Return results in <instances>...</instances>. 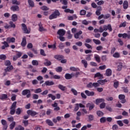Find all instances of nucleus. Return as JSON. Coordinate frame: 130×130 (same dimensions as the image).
Masks as SVG:
<instances>
[{
  "instance_id": "f257e3e1",
  "label": "nucleus",
  "mask_w": 130,
  "mask_h": 130,
  "mask_svg": "<svg viewBox=\"0 0 130 130\" xmlns=\"http://www.w3.org/2000/svg\"><path fill=\"white\" fill-rule=\"evenodd\" d=\"M16 108H17V102H14L12 104L10 107V114L11 115H14L15 112L17 115H20L21 114V112H22V111L21 110V108H17L16 111Z\"/></svg>"
},
{
  "instance_id": "f03ea898",
  "label": "nucleus",
  "mask_w": 130,
  "mask_h": 130,
  "mask_svg": "<svg viewBox=\"0 0 130 130\" xmlns=\"http://www.w3.org/2000/svg\"><path fill=\"white\" fill-rule=\"evenodd\" d=\"M60 15V13L58 10H55L54 12L49 16V20H53V19H56L57 17Z\"/></svg>"
},
{
  "instance_id": "7ed1b4c3",
  "label": "nucleus",
  "mask_w": 130,
  "mask_h": 130,
  "mask_svg": "<svg viewBox=\"0 0 130 130\" xmlns=\"http://www.w3.org/2000/svg\"><path fill=\"white\" fill-rule=\"evenodd\" d=\"M21 29L25 34H29L31 31V29L29 28H27V25H26L25 23L21 24Z\"/></svg>"
},
{
  "instance_id": "20e7f679",
  "label": "nucleus",
  "mask_w": 130,
  "mask_h": 130,
  "mask_svg": "<svg viewBox=\"0 0 130 130\" xmlns=\"http://www.w3.org/2000/svg\"><path fill=\"white\" fill-rule=\"evenodd\" d=\"M21 94L23 96H26V98H30V97H31V91H30L29 89L23 90Z\"/></svg>"
},
{
  "instance_id": "39448f33",
  "label": "nucleus",
  "mask_w": 130,
  "mask_h": 130,
  "mask_svg": "<svg viewBox=\"0 0 130 130\" xmlns=\"http://www.w3.org/2000/svg\"><path fill=\"white\" fill-rule=\"evenodd\" d=\"M99 84L97 82H93V83L92 82H89L86 85V87L92 88L94 87V88H97V87H99Z\"/></svg>"
},
{
  "instance_id": "423d86ee",
  "label": "nucleus",
  "mask_w": 130,
  "mask_h": 130,
  "mask_svg": "<svg viewBox=\"0 0 130 130\" xmlns=\"http://www.w3.org/2000/svg\"><path fill=\"white\" fill-rule=\"evenodd\" d=\"M118 98L120 100H121V103L124 104L126 102V100H125V95L124 94H119L118 95Z\"/></svg>"
},
{
  "instance_id": "0eeeda50",
  "label": "nucleus",
  "mask_w": 130,
  "mask_h": 130,
  "mask_svg": "<svg viewBox=\"0 0 130 130\" xmlns=\"http://www.w3.org/2000/svg\"><path fill=\"white\" fill-rule=\"evenodd\" d=\"M54 85V82L53 81H50L49 80L45 81L42 86V87H45V86H53Z\"/></svg>"
},
{
  "instance_id": "6e6552de",
  "label": "nucleus",
  "mask_w": 130,
  "mask_h": 130,
  "mask_svg": "<svg viewBox=\"0 0 130 130\" xmlns=\"http://www.w3.org/2000/svg\"><path fill=\"white\" fill-rule=\"evenodd\" d=\"M104 31H107L109 30L110 32H112V27L111 26V24H108V25H105L103 26Z\"/></svg>"
},
{
  "instance_id": "1a4fd4ad",
  "label": "nucleus",
  "mask_w": 130,
  "mask_h": 130,
  "mask_svg": "<svg viewBox=\"0 0 130 130\" xmlns=\"http://www.w3.org/2000/svg\"><path fill=\"white\" fill-rule=\"evenodd\" d=\"M118 36L119 38H121V37H122V38H124V39L125 38H128V39H129V38H130V35H127V34H126V33L119 34L118 35Z\"/></svg>"
},
{
  "instance_id": "9d476101",
  "label": "nucleus",
  "mask_w": 130,
  "mask_h": 130,
  "mask_svg": "<svg viewBox=\"0 0 130 130\" xmlns=\"http://www.w3.org/2000/svg\"><path fill=\"white\" fill-rule=\"evenodd\" d=\"M98 78L99 80H102L103 79V75L101 74L100 72H98L94 76V79Z\"/></svg>"
},
{
  "instance_id": "9b49d317",
  "label": "nucleus",
  "mask_w": 130,
  "mask_h": 130,
  "mask_svg": "<svg viewBox=\"0 0 130 130\" xmlns=\"http://www.w3.org/2000/svg\"><path fill=\"white\" fill-rule=\"evenodd\" d=\"M58 104L56 102H54V104H52V107H54V111H59L60 110V108L58 107Z\"/></svg>"
},
{
  "instance_id": "f8f14e48",
  "label": "nucleus",
  "mask_w": 130,
  "mask_h": 130,
  "mask_svg": "<svg viewBox=\"0 0 130 130\" xmlns=\"http://www.w3.org/2000/svg\"><path fill=\"white\" fill-rule=\"evenodd\" d=\"M11 11H12V12H18L20 11V8H19V6L17 5L13 6L10 8Z\"/></svg>"
},
{
  "instance_id": "ddd939ff",
  "label": "nucleus",
  "mask_w": 130,
  "mask_h": 130,
  "mask_svg": "<svg viewBox=\"0 0 130 130\" xmlns=\"http://www.w3.org/2000/svg\"><path fill=\"white\" fill-rule=\"evenodd\" d=\"M57 34L59 36H64V35L66 34V30L63 29H60L57 31Z\"/></svg>"
},
{
  "instance_id": "4468645a",
  "label": "nucleus",
  "mask_w": 130,
  "mask_h": 130,
  "mask_svg": "<svg viewBox=\"0 0 130 130\" xmlns=\"http://www.w3.org/2000/svg\"><path fill=\"white\" fill-rule=\"evenodd\" d=\"M117 71L118 72H120L121 70H122V67H123V63L122 62H118L117 63Z\"/></svg>"
},
{
  "instance_id": "2eb2a0df",
  "label": "nucleus",
  "mask_w": 130,
  "mask_h": 130,
  "mask_svg": "<svg viewBox=\"0 0 130 130\" xmlns=\"http://www.w3.org/2000/svg\"><path fill=\"white\" fill-rule=\"evenodd\" d=\"M6 41H7L8 43H14V42H16V39L14 37H9L7 38Z\"/></svg>"
},
{
  "instance_id": "dca6fc26",
  "label": "nucleus",
  "mask_w": 130,
  "mask_h": 130,
  "mask_svg": "<svg viewBox=\"0 0 130 130\" xmlns=\"http://www.w3.org/2000/svg\"><path fill=\"white\" fill-rule=\"evenodd\" d=\"M105 76L106 77H110L112 75V70L110 69H108L106 70V73H105Z\"/></svg>"
},
{
  "instance_id": "f3484780",
  "label": "nucleus",
  "mask_w": 130,
  "mask_h": 130,
  "mask_svg": "<svg viewBox=\"0 0 130 130\" xmlns=\"http://www.w3.org/2000/svg\"><path fill=\"white\" fill-rule=\"evenodd\" d=\"M85 93L88 96H92L95 95V92H94V91H90L88 90H85Z\"/></svg>"
},
{
  "instance_id": "a211bd4d",
  "label": "nucleus",
  "mask_w": 130,
  "mask_h": 130,
  "mask_svg": "<svg viewBox=\"0 0 130 130\" xmlns=\"http://www.w3.org/2000/svg\"><path fill=\"white\" fill-rule=\"evenodd\" d=\"M54 58L57 60H61V59H63L64 57L62 55H55L54 56Z\"/></svg>"
},
{
  "instance_id": "6ab92c4d",
  "label": "nucleus",
  "mask_w": 130,
  "mask_h": 130,
  "mask_svg": "<svg viewBox=\"0 0 130 130\" xmlns=\"http://www.w3.org/2000/svg\"><path fill=\"white\" fill-rule=\"evenodd\" d=\"M87 108H89V110L91 111L92 109H94V107H95V105L91 103H88L86 105Z\"/></svg>"
},
{
  "instance_id": "aec40b11",
  "label": "nucleus",
  "mask_w": 130,
  "mask_h": 130,
  "mask_svg": "<svg viewBox=\"0 0 130 130\" xmlns=\"http://www.w3.org/2000/svg\"><path fill=\"white\" fill-rule=\"evenodd\" d=\"M27 44V41L26 40V37H24L22 38V40L21 43V45L22 47H25Z\"/></svg>"
},
{
  "instance_id": "412c9836",
  "label": "nucleus",
  "mask_w": 130,
  "mask_h": 130,
  "mask_svg": "<svg viewBox=\"0 0 130 130\" xmlns=\"http://www.w3.org/2000/svg\"><path fill=\"white\" fill-rule=\"evenodd\" d=\"M107 80L106 79H104V80H98L97 81V83L99 84V85H105V83H107Z\"/></svg>"
},
{
  "instance_id": "4be33fe9",
  "label": "nucleus",
  "mask_w": 130,
  "mask_h": 130,
  "mask_svg": "<svg viewBox=\"0 0 130 130\" xmlns=\"http://www.w3.org/2000/svg\"><path fill=\"white\" fill-rule=\"evenodd\" d=\"M13 69H14V67H13V66L11 65V66L7 67L6 68V69H5L4 70V71H5V72H6V73H8V72H11V71H12Z\"/></svg>"
},
{
  "instance_id": "5701e85b",
  "label": "nucleus",
  "mask_w": 130,
  "mask_h": 130,
  "mask_svg": "<svg viewBox=\"0 0 130 130\" xmlns=\"http://www.w3.org/2000/svg\"><path fill=\"white\" fill-rule=\"evenodd\" d=\"M44 64L46 67H49L51 64V61H50L49 60L47 59H45Z\"/></svg>"
},
{
  "instance_id": "b1692460",
  "label": "nucleus",
  "mask_w": 130,
  "mask_h": 130,
  "mask_svg": "<svg viewBox=\"0 0 130 130\" xmlns=\"http://www.w3.org/2000/svg\"><path fill=\"white\" fill-rule=\"evenodd\" d=\"M81 34H83V31L82 30H80L79 32H76L74 34V37L75 39H79V37L80 35H81Z\"/></svg>"
},
{
  "instance_id": "393cba45",
  "label": "nucleus",
  "mask_w": 130,
  "mask_h": 130,
  "mask_svg": "<svg viewBox=\"0 0 130 130\" xmlns=\"http://www.w3.org/2000/svg\"><path fill=\"white\" fill-rule=\"evenodd\" d=\"M123 8L124 10H126L128 8V2L127 1H124L123 3Z\"/></svg>"
},
{
  "instance_id": "a878e982",
  "label": "nucleus",
  "mask_w": 130,
  "mask_h": 130,
  "mask_svg": "<svg viewBox=\"0 0 130 130\" xmlns=\"http://www.w3.org/2000/svg\"><path fill=\"white\" fill-rule=\"evenodd\" d=\"M105 100L104 99H96L95 100L96 104L98 105L100 103H102V102H105Z\"/></svg>"
},
{
  "instance_id": "bb28decb",
  "label": "nucleus",
  "mask_w": 130,
  "mask_h": 130,
  "mask_svg": "<svg viewBox=\"0 0 130 130\" xmlns=\"http://www.w3.org/2000/svg\"><path fill=\"white\" fill-rule=\"evenodd\" d=\"M58 89H59L60 90H61V91H66V90H67V87L64 86L61 84H59L58 85Z\"/></svg>"
},
{
  "instance_id": "cd10ccee",
  "label": "nucleus",
  "mask_w": 130,
  "mask_h": 130,
  "mask_svg": "<svg viewBox=\"0 0 130 130\" xmlns=\"http://www.w3.org/2000/svg\"><path fill=\"white\" fill-rule=\"evenodd\" d=\"M70 71H72V72H80V69L78 68H76L75 67H71L70 68Z\"/></svg>"
},
{
  "instance_id": "c85d7f7f",
  "label": "nucleus",
  "mask_w": 130,
  "mask_h": 130,
  "mask_svg": "<svg viewBox=\"0 0 130 130\" xmlns=\"http://www.w3.org/2000/svg\"><path fill=\"white\" fill-rule=\"evenodd\" d=\"M6 99H8V94H2L0 96V100H2L3 101H4V100H5Z\"/></svg>"
},
{
  "instance_id": "c756f323",
  "label": "nucleus",
  "mask_w": 130,
  "mask_h": 130,
  "mask_svg": "<svg viewBox=\"0 0 130 130\" xmlns=\"http://www.w3.org/2000/svg\"><path fill=\"white\" fill-rule=\"evenodd\" d=\"M11 19L13 22L17 21V20H18V16H17V14H13L12 15Z\"/></svg>"
},
{
  "instance_id": "7c9ffc66",
  "label": "nucleus",
  "mask_w": 130,
  "mask_h": 130,
  "mask_svg": "<svg viewBox=\"0 0 130 130\" xmlns=\"http://www.w3.org/2000/svg\"><path fill=\"white\" fill-rule=\"evenodd\" d=\"M46 123H47L50 126H53V125H54L53 124V122H52V120H50V119H47L46 120Z\"/></svg>"
},
{
  "instance_id": "2f4dec72",
  "label": "nucleus",
  "mask_w": 130,
  "mask_h": 130,
  "mask_svg": "<svg viewBox=\"0 0 130 130\" xmlns=\"http://www.w3.org/2000/svg\"><path fill=\"white\" fill-rule=\"evenodd\" d=\"M81 62L82 64H83L84 68L85 69H87V67H88V62H87V61H86V60L85 59H83L81 60Z\"/></svg>"
},
{
  "instance_id": "473e14b6",
  "label": "nucleus",
  "mask_w": 130,
  "mask_h": 130,
  "mask_svg": "<svg viewBox=\"0 0 130 130\" xmlns=\"http://www.w3.org/2000/svg\"><path fill=\"white\" fill-rule=\"evenodd\" d=\"M71 78H73V77H75V78H78V76L80 75V72H76V73H72L70 74Z\"/></svg>"
},
{
  "instance_id": "72a5a7b5",
  "label": "nucleus",
  "mask_w": 130,
  "mask_h": 130,
  "mask_svg": "<svg viewBox=\"0 0 130 130\" xmlns=\"http://www.w3.org/2000/svg\"><path fill=\"white\" fill-rule=\"evenodd\" d=\"M94 58L96 61H97V62H98L99 63H100V62L101 61L100 60V57L98 54H94Z\"/></svg>"
},
{
  "instance_id": "f704fd0d",
  "label": "nucleus",
  "mask_w": 130,
  "mask_h": 130,
  "mask_svg": "<svg viewBox=\"0 0 130 130\" xmlns=\"http://www.w3.org/2000/svg\"><path fill=\"white\" fill-rule=\"evenodd\" d=\"M92 41H93V42H94V43H95V44H96V45H99L101 44V41H100V40H99L93 39Z\"/></svg>"
},
{
  "instance_id": "c9c22d12",
  "label": "nucleus",
  "mask_w": 130,
  "mask_h": 130,
  "mask_svg": "<svg viewBox=\"0 0 130 130\" xmlns=\"http://www.w3.org/2000/svg\"><path fill=\"white\" fill-rule=\"evenodd\" d=\"M64 77L66 80H71V79H72V76L70 73H66L65 74Z\"/></svg>"
},
{
  "instance_id": "e433bc0d",
  "label": "nucleus",
  "mask_w": 130,
  "mask_h": 130,
  "mask_svg": "<svg viewBox=\"0 0 130 130\" xmlns=\"http://www.w3.org/2000/svg\"><path fill=\"white\" fill-rule=\"evenodd\" d=\"M113 56L115 58H119V57H120V54L118 52H115L113 54Z\"/></svg>"
},
{
  "instance_id": "4c0bfd02",
  "label": "nucleus",
  "mask_w": 130,
  "mask_h": 130,
  "mask_svg": "<svg viewBox=\"0 0 130 130\" xmlns=\"http://www.w3.org/2000/svg\"><path fill=\"white\" fill-rule=\"evenodd\" d=\"M113 86L115 89H117L118 88V86H119V82L118 81L114 82Z\"/></svg>"
},
{
  "instance_id": "58836bf2",
  "label": "nucleus",
  "mask_w": 130,
  "mask_h": 130,
  "mask_svg": "<svg viewBox=\"0 0 130 130\" xmlns=\"http://www.w3.org/2000/svg\"><path fill=\"white\" fill-rule=\"evenodd\" d=\"M55 71L57 73H61L62 72V67H58L55 69Z\"/></svg>"
},
{
  "instance_id": "ea45409f",
  "label": "nucleus",
  "mask_w": 130,
  "mask_h": 130,
  "mask_svg": "<svg viewBox=\"0 0 130 130\" xmlns=\"http://www.w3.org/2000/svg\"><path fill=\"white\" fill-rule=\"evenodd\" d=\"M15 130H24L25 128L24 127L22 126L21 125H19L15 128Z\"/></svg>"
},
{
  "instance_id": "a19ab883",
  "label": "nucleus",
  "mask_w": 130,
  "mask_h": 130,
  "mask_svg": "<svg viewBox=\"0 0 130 130\" xmlns=\"http://www.w3.org/2000/svg\"><path fill=\"white\" fill-rule=\"evenodd\" d=\"M96 4L98 5V6H102L103 5H104V1L103 0H101L99 2H98L96 3Z\"/></svg>"
},
{
  "instance_id": "79ce46f5",
  "label": "nucleus",
  "mask_w": 130,
  "mask_h": 130,
  "mask_svg": "<svg viewBox=\"0 0 130 130\" xmlns=\"http://www.w3.org/2000/svg\"><path fill=\"white\" fill-rule=\"evenodd\" d=\"M15 125H16V122L13 121L12 123L10 124V129H14V127H15Z\"/></svg>"
},
{
  "instance_id": "37998d69",
  "label": "nucleus",
  "mask_w": 130,
  "mask_h": 130,
  "mask_svg": "<svg viewBox=\"0 0 130 130\" xmlns=\"http://www.w3.org/2000/svg\"><path fill=\"white\" fill-rule=\"evenodd\" d=\"M96 114L98 116H103V115H104V113L101 111H98Z\"/></svg>"
},
{
  "instance_id": "c03bdc74",
  "label": "nucleus",
  "mask_w": 130,
  "mask_h": 130,
  "mask_svg": "<svg viewBox=\"0 0 130 130\" xmlns=\"http://www.w3.org/2000/svg\"><path fill=\"white\" fill-rule=\"evenodd\" d=\"M48 48H52V49H55V48H56V46L55 45V44H54L53 45H48Z\"/></svg>"
},
{
  "instance_id": "a18cd8bd",
  "label": "nucleus",
  "mask_w": 130,
  "mask_h": 130,
  "mask_svg": "<svg viewBox=\"0 0 130 130\" xmlns=\"http://www.w3.org/2000/svg\"><path fill=\"white\" fill-rule=\"evenodd\" d=\"M80 108L79 104H75V107L74 109V111L77 112L78 110H79V109Z\"/></svg>"
},
{
  "instance_id": "49530a36",
  "label": "nucleus",
  "mask_w": 130,
  "mask_h": 130,
  "mask_svg": "<svg viewBox=\"0 0 130 130\" xmlns=\"http://www.w3.org/2000/svg\"><path fill=\"white\" fill-rule=\"evenodd\" d=\"M5 65L6 67H9V66H11V61L9 60H6L5 62Z\"/></svg>"
},
{
  "instance_id": "de8ad7c7",
  "label": "nucleus",
  "mask_w": 130,
  "mask_h": 130,
  "mask_svg": "<svg viewBox=\"0 0 130 130\" xmlns=\"http://www.w3.org/2000/svg\"><path fill=\"white\" fill-rule=\"evenodd\" d=\"M106 122V118L105 117H103L100 119V122L101 123H104Z\"/></svg>"
},
{
  "instance_id": "09e8293b",
  "label": "nucleus",
  "mask_w": 130,
  "mask_h": 130,
  "mask_svg": "<svg viewBox=\"0 0 130 130\" xmlns=\"http://www.w3.org/2000/svg\"><path fill=\"white\" fill-rule=\"evenodd\" d=\"M34 92L36 94L41 93L42 92V89H41V88H37L34 90Z\"/></svg>"
},
{
  "instance_id": "8fccbe9b",
  "label": "nucleus",
  "mask_w": 130,
  "mask_h": 130,
  "mask_svg": "<svg viewBox=\"0 0 130 130\" xmlns=\"http://www.w3.org/2000/svg\"><path fill=\"white\" fill-rule=\"evenodd\" d=\"M105 106H106V104L105 103L103 102L102 104H100V107L101 109H103V108H105Z\"/></svg>"
},
{
  "instance_id": "3c124183",
  "label": "nucleus",
  "mask_w": 130,
  "mask_h": 130,
  "mask_svg": "<svg viewBox=\"0 0 130 130\" xmlns=\"http://www.w3.org/2000/svg\"><path fill=\"white\" fill-rule=\"evenodd\" d=\"M7 59V56L6 55L2 54L0 55V59H2V60H5Z\"/></svg>"
},
{
  "instance_id": "603ef678",
  "label": "nucleus",
  "mask_w": 130,
  "mask_h": 130,
  "mask_svg": "<svg viewBox=\"0 0 130 130\" xmlns=\"http://www.w3.org/2000/svg\"><path fill=\"white\" fill-rule=\"evenodd\" d=\"M48 97L51 98L52 100H55V99L56 98L55 95H52L51 93L48 94Z\"/></svg>"
},
{
  "instance_id": "864d4df0",
  "label": "nucleus",
  "mask_w": 130,
  "mask_h": 130,
  "mask_svg": "<svg viewBox=\"0 0 130 130\" xmlns=\"http://www.w3.org/2000/svg\"><path fill=\"white\" fill-rule=\"evenodd\" d=\"M122 89L124 93H128V89L127 88V87H122Z\"/></svg>"
},
{
  "instance_id": "5fc2aeb1",
  "label": "nucleus",
  "mask_w": 130,
  "mask_h": 130,
  "mask_svg": "<svg viewBox=\"0 0 130 130\" xmlns=\"http://www.w3.org/2000/svg\"><path fill=\"white\" fill-rule=\"evenodd\" d=\"M22 123H23L24 126H28V124H29V122L28 120H23L22 121Z\"/></svg>"
},
{
  "instance_id": "6e6d98bb",
  "label": "nucleus",
  "mask_w": 130,
  "mask_h": 130,
  "mask_svg": "<svg viewBox=\"0 0 130 130\" xmlns=\"http://www.w3.org/2000/svg\"><path fill=\"white\" fill-rule=\"evenodd\" d=\"M80 15H81V16H85V15H86V10H81L80 12Z\"/></svg>"
},
{
  "instance_id": "4d7b16f0",
  "label": "nucleus",
  "mask_w": 130,
  "mask_h": 130,
  "mask_svg": "<svg viewBox=\"0 0 130 130\" xmlns=\"http://www.w3.org/2000/svg\"><path fill=\"white\" fill-rule=\"evenodd\" d=\"M12 4L13 5H17L19 6L20 5V2L17 1V0H12Z\"/></svg>"
},
{
  "instance_id": "13d9d810",
  "label": "nucleus",
  "mask_w": 130,
  "mask_h": 130,
  "mask_svg": "<svg viewBox=\"0 0 130 130\" xmlns=\"http://www.w3.org/2000/svg\"><path fill=\"white\" fill-rule=\"evenodd\" d=\"M40 54H41V55H43V56H46V54H45V52L44 51V50H43V49H41Z\"/></svg>"
},
{
  "instance_id": "bf43d9fd",
  "label": "nucleus",
  "mask_w": 130,
  "mask_h": 130,
  "mask_svg": "<svg viewBox=\"0 0 130 130\" xmlns=\"http://www.w3.org/2000/svg\"><path fill=\"white\" fill-rule=\"evenodd\" d=\"M9 24L11 28H16V24L13 22V21H10Z\"/></svg>"
},
{
  "instance_id": "052dcab7",
  "label": "nucleus",
  "mask_w": 130,
  "mask_h": 130,
  "mask_svg": "<svg viewBox=\"0 0 130 130\" xmlns=\"http://www.w3.org/2000/svg\"><path fill=\"white\" fill-rule=\"evenodd\" d=\"M41 9L42 10V11H48L49 10V8H47V7L45 6L41 7Z\"/></svg>"
},
{
  "instance_id": "680f3d73",
  "label": "nucleus",
  "mask_w": 130,
  "mask_h": 130,
  "mask_svg": "<svg viewBox=\"0 0 130 130\" xmlns=\"http://www.w3.org/2000/svg\"><path fill=\"white\" fill-rule=\"evenodd\" d=\"M117 123L119 126H123V123H122V121L121 120L117 121Z\"/></svg>"
},
{
  "instance_id": "e2e57ef3",
  "label": "nucleus",
  "mask_w": 130,
  "mask_h": 130,
  "mask_svg": "<svg viewBox=\"0 0 130 130\" xmlns=\"http://www.w3.org/2000/svg\"><path fill=\"white\" fill-rule=\"evenodd\" d=\"M51 112H52V110L51 109H47L46 114L47 115H50L51 114Z\"/></svg>"
},
{
  "instance_id": "0e129e2a",
  "label": "nucleus",
  "mask_w": 130,
  "mask_h": 130,
  "mask_svg": "<svg viewBox=\"0 0 130 130\" xmlns=\"http://www.w3.org/2000/svg\"><path fill=\"white\" fill-rule=\"evenodd\" d=\"M71 91L72 92V93H73L74 95H75V96H76V95H78V91H77L76 89L74 88H72Z\"/></svg>"
},
{
  "instance_id": "69168bd1",
  "label": "nucleus",
  "mask_w": 130,
  "mask_h": 130,
  "mask_svg": "<svg viewBox=\"0 0 130 130\" xmlns=\"http://www.w3.org/2000/svg\"><path fill=\"white\" fill-rule=\"evenodd\" d=\"M126 26V22H124L121 23L119 26V28H121V27H124Z\"/></svg>"
},
{
  "instance_id": "338daca9",
  "label": "nucleus",
  "mask_w": 130,
  "mask_h": 130,
  "mask_svg": "<svg viewBox=\"0 0 130 130\" xmlns=\"http://www.w3.org/2000/svg\"><path fill=\"white\" fill-rule=\"evenodd\" d=\"M2 44H4V45L6 46V48L9 47L10 46V45H9V43L7 41L2 42Z\"/></svg>"
},
{
  "instance_id": "774afa93",
  "label": "nucleus",
  "mask_w": 130,
  "mask_h": 130,
  "mask_svg": "<svg viewBox=\"0 0 130 130\" xmlns=\"http://www.w3.org/2000/svg\"><path fill=\"white\" fill-rule=\"evenodd\" d=\"M112 129H113V130L118 129V126L116 124L113 125L112 126Z\"/></svg>"
}]
</instances>
